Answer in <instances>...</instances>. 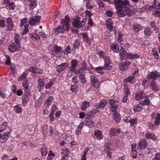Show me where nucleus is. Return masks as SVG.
<instances>
[{
  "mask_svg": "<svg viewBox=\"0 0 160 160\" xmlns=\"http://www.w3.org/2000/svg\"><path fill=\"white\" fill-rule=\"evenodd\" d=\"M113 2L117 10L116 13L119 17L125 15L131 16L133 12L129 8V2L128 0H114Z\"/></svg>",
  "mask_w": 160,
  "mask_h": 160,
  "instance_id": "obj_1",
  "label": "nucleus"
},
{
  "mask_svg": "<svg viewBox=\"0 0 160 160\" xmlns=\"http://www.w3.org/2000/svg\"><path fill=\"white\" fill-rule=\"evenodd\" d=\"M119 55H120V59L122 60L123 59H134L138 58L139 56L137 54H133L132 53L128 54L127 53L124 49L121 48L119 51Z\"/></svg>",
  "mask_w": 160,
  "mask_h": 160,
  "instance_id": "obj_2",
  "label": "nucleus"
},
{
  "mask_svg": "<svg viewBox=\"0 0 160 160\" xmlns=\"http://www.w3.org/2000/svg\"><path fill=\"white\" fill-rule=\"evenodd\" d=\"M87 20L86 18H83L80 22V18L77 17L72 22V25L75 27L79 28H81L85 25Z\"/></svg>",
  "mask_w": 160,
  "mask_h": 160,
  "instance_id": "obj_3",
  "label": "nucleus"
},
{
  "mask_svg": "<svg viewBox=\"0 0 160 160\" xmlns=\"http://www.w3.org/2000/svg\"><path fill=\"white\" fill-rule=\"evenodd\" d=\"M21 45L16 44L13 42L10 43L8 47V50L11 53L19 50L21 49Z\"/></svg>",
  "mask_w": 160,
  "mask_h": 160,
  "instance_id": "obj_4",
  "label": "nucleus"
},
{
  "mask_svg": "<svg viewBox=\"0 0 160 160\" xmlns=\"http://www.w3.org/2000/svg\"><path fill=\"white\" fill-rule=\"evenodd\" d=\"M91 82L93 86L96 88H98L100 85L99 82L98 81L97 78L94 76H92L90 77Z\"/></svg>",
  "mask_w": 160,
  "mask_h": 160,
  "instance_id": "obj_5",
  "label": "nucleus"
},
{
  "mask_svg": "<svg viewBox=\"0 0 160 160\" xmlns=\"http://www.w3.org/2000/svg\"><path fill=\"white\" fill-rule=\"evenodd\" d=\"M68 66V64L66 62L62 63L56 66V70L58 72H61Z\"/></svg>",
  "mask_w": 160,
  "mask_h": 160,
  "instance_id": "obj_6",
  "label": "nucleus"
},
{
  "mask_svg": "<svg viewBox=\"0 0 160 160\" xmlns=\"http://www.w3.org/2000/svg\"><path fill=\"white\" fill-rule=\"evenodd\" d=\"M130 63L129 62H122L119 64V68L121 71H125L127 69Z\"/></svg>",
  "mask_w": 160,
  "mask_h": 160,
  "instance_id": "obj_7",
  "label": "nucleus"
},
{
  "mask_svg": "<svg viewBox=\"0 0 160 160\" xmlns=\"http://www.w3.org/2000/svg\"><path fill=\"white\" fill-rule=\"evenodd\" d=\"M9 132H7L3 133L2 135L0 134V142L1 143H4L5 142L9 137Z\"/></svg>",
  "mask_w": 160,
  "mask_h": 160,
  "instance_id": "obj_8",
  "label": "nucleus"
},
{
  "mask_svg": "<svg viewBox=\"0 0 160 160\" xmlns=\"http://www.w3.org/2000/svg\"><path fill=\"white\" fill-rule=\"evenodd\" d=\"M111 111L112 112V114L114 120L117 123L119 122L120 120L119 115L115 112V110L112 109Z\"/></svg>",
  "mask_w": 160,
  "mask_h": 160,
  "instance_id": "obj_9",
  "label": "nucleus"
},
{
  "mask_svg": "<svg viewBox=\"0 0 160 160\" xmlns=\"http://www.w3.org/2000/svg\"><path fill=\"white\" fill-rule=\"evenodd\" d=\"M160 77V74L159 72H151L150 74L148 75V78L149 79H155L157 78Z\"/></svg>",
  "mask_w": 160,
  "mask_h": 160,
  "instance_id": "obj_10",
  "label": "nucleus"
},
{
  "mask_svg": "<svg viewBox=\"0 0 160 160\" xmlns=\"http://www.w3.org/2000/svg\"><path fill=\"white\" fill-rule=\"evenodd\" d=\"M41 18L39 16H36L34 18L31 19L29 21V23L30 25L33 26L37 22H38L40 21Z\"/></svg>",
  "mask_w": 160,
  "mask_h": 160,
  "instance_id": "obj_11",
  "label": "nucleus"
},
{
  "mask_svg": "<svg viewBox=\"0 0 160 160\" xmlns=\"http://www.w3.org/2000/svg\"><path fill=\"white\" fill-rule=\"evenodd\" d=\"M109 102L112 108L111 109V110L112 109H113V110H115V109L117 108L119 104L118 102L117 101H114L113 99H110Z\"/></svg>",
  "mask_w": 160,
  "mask_h": 160,
  "instance_id": "obj_12",
  "label": "nucleus"
},
{
  "mask_svg": "<svg viewBox=\"0 0 160 160\" xmlns=\"http://www.w3.org/2000/svg\"><path fill=\"white\" fill-rule=\"evenodd\" d=\"M86 68V64L84 62H83V64H82V67L80 68L78 70L75 71L74 73L75 74L77 75H81L84 74L83 71L84 69Z\"/></svg>",
  "mask_w": 160,
  "mask_h": 160,
  "instance_id": "obj_13",
  "label": "nucleus"
},
{
  "mask_svg": "<svg viewBox=\"0 0 160 160\" xmlns=\"http://www.w3.org/2000/svg\"><path fill=\"white\" fill-rule=\"evenodd\" d=\"M139 147L141 149H145L147 146V142L145 139L141 140L138 144Z\"/></svg>",
  "mask_w": 160,
  "mask_h": 160,
  "instance_id": "obj_14",
  "label": "nucleus"
},
{
  "mask_svg": "<svg viewBox=\"0 0 160 160\" xmlns=\"http://www.w3.org/2000/svg\"><path fill=\"white\" fill-rule=\"evenodd\" d=\"M113 22L111 19H108L106 22V25L107 26V28L110 32L113 30Z\"/></svg>",
  "mask_w": 160,
  "mask_h": 160,
  "instance_id": "obj_15",
  "label": "nucleus"
},
{
  "mask_svg": "<svg viewBox=\"0 0 160 160\" xmlns=\"http://www.w3.org/2000/svg\"><path fill=\"white\" fill-rule=\"evenodd\" d=\"M22 86L24 88L25 92L27 94H29V90L28 89L29 84L27 80H25L22 82Z\"/></svg>",
  "mask_w": 160,
  "mask_h": 160,
  "instance_id": "obj_16",
  "label": "nucleus"
},
{
  "mask_svg": "<svg viewBox=\"0 0 160 160\" xmlns=\"http://www.w3.org/2000/svg\"><path fill=\"white\" fill-rule=\"evenodd\" d=\"M120 132V129L117 128H112L110 131V134L113 136L118 135Z\"/></svg>",
  "mask_w": 160,
  "mask_h": 160,
  "instance_id": "obj_17",
  "label": "nucleus"
},
{
  "mask_svg": "<svg viewBox=\"0 0 160 160\" xmlns=\"http://www.w3.org/2000/svg\"><path fill=\"white\" fill-rule=\"evenodd\" d=\"M144 98L145 99L143 101H140V104H142V105H146L149 106L150 102L148 96L146 95Z\"/></svg>",
  "mask_w": 160,
  "mask_h": 160,
  "instance_id": "obj_18",
  "label": "nucleus"
},
{
  "mask_svg": "<svg viewBox=\"0 0 160 160\" xmlns=\"http://www.w3.org/2000/svg\"><path fill=\"white\" fill-rule=\"evenodd\" d=\"M7 22L8 23V28L9 31L12 30L13 27V24L10 18H8L7 19Z\"/></svg>",
  "mask_w": 160,
  "mask_h": 160,
  "instance_id": "obj_19",
  "label": "nucleus"
},
{
  "mask_svg": "<svg viewBox=\"0 0 160 160\" xmlns=\"http://www.w3.org/2000/svg\"><path fill=\"white\" fill-rule=\"evenodd\" d=\"M107 103V101L105 100H102L99 103L96 104L95 105V107L98 108H103Z\"/></svg>",
  "mask_w": 160,
  "mask_h": 160,
  "instance_id": "obj_20",
  "label": "nucleus"
},
{
  "mask_svg": "<svg viewBox=\"0 0 160 160\" xmlns=\"http://www.w3.org/2000/svg\"><path fill=\"white\" fill-rule=\"evenodd\" d=\"M45 83L43 79L39 78L38 81V88L39 91H40L41 89H42L45 85Z\"/></svg>",
  "mask_w": 160,
  "mask_h": 160,
  "instance_id": "obj_21",
  "label": "nucleus"
},
{
  "mask_svg": "<svg viewBox=\"0 0 160 160\" xmlns=\"http://www.w3.org/2000/svg\"><path fill=\"white\" fill-rule=\"evenodd\" d=\"M146 95L142 91L137 93L135 97V99L136 100H139L141 99L144 98Z\"/></svg>",
  "mask_w": 160,
  "mask_h": 160,
  "instance_id": "obj_22",
  "label": "nucleus"
},
{
  "mask_svg": "<svg viewBox=\"0 0 160 160\" xmlns=\"http://www.w3.org/2000/svg\"><path fill=\"white\" fill-rule=\"evenodd\" d=\"M95 136L98 139H101L102 138L103 136L101 131L98 130H95L94 132Z\"/></svg>",
  "mask_w": 160,
  "mask_h": 160,
  "instance_id": "obj_23",
  "label": "nucleus"
},
{
  "mask_svg": "<svg viewBox=\"0 0 160 160\" xmlns=\"http://www.w3.org/2000/svg\"><path fill=\"white\" fill-rule=\"evenodd\" d=\"M27 73L29 71H31L34 73H42V71L41 70L38 69L37 68L34 67H31L29 68L28 70H27Z\"/></svg>",
  "mask_w": 160,
  "mask_h": 160,
  "instance_id": "obj_24",
  "label": "nucleus"
},
{
  "mask_svg": "<svg viewBox=\"0 0 160 160\" xmlns=\"http://www.w3.org/2000/svg\"><path fill=\"white\" fill-rule=\"evenodd\" d=\"M136 81L135 77L134 76H129L124 79V82H126L134 83Z\"/></svg>",
  "mask_w": 160,
  "mask_h": 160,
  "instance_id": "obj_25",
  "label": "nucleus"
},
{
  "mask_svg": "<svg viewBox=\"0 0 160 160\" xmlns=\"http://www.w3.org/2000/svg\"><path fill=\"white\" fill-rule=\"evenodd\" d=\"M65 31L64 28L61 27L60 26H58L57 28L54 29L55 32L57 34L60 33H63L65 32Z\"/></svg>",
  "mask_w": 160,
  "mask_h": 160,
  "instance_id": "obj_26",
  "label": "nucleus"
},
{
  "mask_svg": "<svg viewBox=\"0 0 160 160\" xmlns=\"http://www.w3.org/2000/svg\"><path fill=\"white\" fill-rule=\"evenodd\" d=\"M6 4V6L7 7L9 8L10 9L13 10L14 9L15 5L13 2H10L9 1H7V2H4Z\"/></svg>",
  "mask_w": 160,
  "mask_h": 160,
  "instance_id": "obj_27",
  "label": "nucleus"
},
{
  "mask_svg": "<svg viewBox=\"0 0 160 160\" xmlns=\"http://www.w3.org/2000/svg\"><path fill=\"white\" fill-rule=\"evenodd\" d=\"M154 125L158 126L160 124V114L157 113L156 117L155 118V120L154 122Z\"/></svg>",
  "mask_w": 160,
  "mask_h": 160,
  "instance_id": "obj_28",
  "label": "nucleus"
},
{
  "mask_svg": "<svg viewBox=\"0 0 160 160\" xmlns=\"http://www.w3.org/2000/svg\"><path fill=\"white\" fill-rule=\"evenodd\" d=\"M145 136L147 139H152L154 141L156 139V136L152 133H147Z\"/></svg>",
  "mask_w": 160,
  "mask_h": 160,
  "instance_id": "obj_29",
  "label": "nucleus"
},
{
  "mask_svg": "<svg viewBox=\"0 0 160 160\" xmlns=\"http://www.w3.org/2000/svg\"><path fill=\"white\" fill-rule=\"evenodd\" d=\"M151 87L153 91L156 92L158 91V87L155 82L152 81V82L151 83Z\"/></svg>",
  "mask_w": 160,
  "mask_h": 160,
  "instance_id": "obj_30",
  "label": "nucleus"
},
{
  "mask_svg": "<svg viewBox=\"0 0 160 160\" xmlns=\"http://www.w3.org/2000/svg\"><path fill=\"white\" fill-rule=\"evenodd\" d=\"M70 22V18L69 17L66 16L65 17V22L66 27V31H68L69 27V23Z\"/></svg>",
  "mask_w": 160,
  "mask_h": 160,
  "instance_id": "obj_31",
  "label": "nucleus"
},
{
  "mask_svg": "<svg viewBox=\"0 0 160 160\" xmlns=\"http://www.w3.org/2000/svg\"><path fill=\"white\" fill-rule=\"evenodd\" d=\"M54 48L56 53H61V52H63V49L62 48L57 45L54 46Z\"/></svg>",
  "mask_w": 160,
  "mask_h": 160,
  "instance_id": "obj_32",
  "label": "nucleus"
},
{
  "mask_svg": "<svg viewBox=\"0 0 160 160\" xmlns=\"http://www.w3.org/2000/svg\"><path fill=\"white\" fill-rule=\"evenodd\" d=\"M30 36L32 39L34 38L36 40H39L40 39L39 34L35 33L30 34Z\"/></svg>",
  "mask_w": 160,
  "mask_h": 160,
  "instance_id": "obj_33",
  "label": "nucleus"
},
{
  "mask_svg": "<svg viewBox=\"0 0 160 160\" xmlns=\"http://www.w3.org/2000/svg\"><path fill=\"white\" fill-rule=\"evenodd\" d=\"M20 35L18 34H15L14 37V42L16 44L21 45L19 41Z\"/></svg>",
  "mask_w": 160,
  "mask_h": 160,
  "instance_id": "obj_34",
  "label": "nucleus"
},
{
  "mask_svg": "<svg viewBox=\"0 0 160 160\" xmlns=\"http://www.w3.org/2000/svg\"><path fill=\"white\" fill-rule=\"evenodd\" d=\"M86 122V125L89 128H92L94 126V123L91 120H87Z\"/></svg>",
  "mask_w": 160,
  "mask_h": 160,
  "instance_id": "obj_35",
  "label": "nucleus"
},
{
  "mask_svg": "<svg viewBox=\"0 0 160 160\" xmlns=\"http://www.w3.org/2000/svg\"><path fill=\"white\" fill-rule=\"evenodd\" d=\"M83 126V123L82 122H81L78 127L77 130L76 131V134L78 135L81 133V131Z\"/></svg>",
  "mask_w": 160,
  "mask_h": 160,
  "instance_id": "obj_36",
  "label": "nucleus"
},
{
  "mask_svg": "<svg viewBox=\"0 0 160 160\" xmlns=\"http://www.w3.org/2000/svg\"><path fill=\"white\" fill-rule=\"evenodd\" d=\"M28 70H25V71L23 72L21 76H19L18 78V80L19 81H21L23 79H25L26 78V76L27 74Z\"/></svg>",
  "mask_w": 160,
  "mask_h": 160,
  "instance_id": "obj_37",
  "label": "nucleus"
},
{
  "mask_svg": "<svg viewBox=\"0 0 160 160\" xmlns=\"http://www.w3.org/2000/svg\"><path fill=\"white\" fill-rule=\"evenodd\" d=\"M41 152L42 157H45L47 155L48 151L46 147H43L41 148Z\"/></svg>",
  "mask_w": 160,
  "mask_h": 160,
  "instance_id": "obj_38",
  "label": "nucleus"
},
{
  "mask_svg": "<svg viewBox=\"0 0 160 160\" xmlns=\"http://www.w3.org/2000/svg\"><path fill=\"white\" fill-rule=\"evenodd\" d=\"M111 48L113 51L114 52H119V48L117 45L112 44L111 47Z\"/></svg>",
  "mask_w": 160,
  "mask_h": 160,
  "instance_id": "obj_39",
  "label": "nucleus"
},
{
  "mask_svg": "<svg viewBox=\"0 0 160 160\" xmlns=\"http://www.w3.org/2000/svg\"><path fill=\"white\" fill-rule=\"evenodd\" d=\"M53 98L51 96L49 97L47 99L46 102L45 103V105L47 106H48L51 105V102L52 101Z\"/></svg>",
  "mask_w": 160,
  "mask_h": 160,
  "instance_id": "obj_40",
  "label": "nucleus"
},
{
  "mask_svg": "<svg viewBox=\"0 0 160 160\" xmlns=\"http://www.w3.org/2000/svg\"><path fill=\"white\" fill-rule=\"evenodd\" d=\"M22 99L23 103H27L29 100V98L27 94L23 95Z\"/></svg>",
  "mask_w": 160,
  "mask_h": 160,
  "instance_id": "obj_41",
  "label": "nucleus"
},
{
  "mask_svg": "<svg viewBox=\"0 0 160 160\" xmlns=\"http://www.w3.org/2000/svg\"><path fill=\"white\" fill-rule=\"evenodd\" d=\"M71 48H70L69 46H68L66 47L65 50H63V52H64V54H68L70 53L71 52Z\"/></svg>",
  "mask_w": 160,
  "mask_h": 160,
  "instance_id": "obj_42",
  "label": "nucleus"
},
{
  "mask_svg": "<svg viewBox=\"0 0 160 160\" xmlns=\"http://www.w3.org/2000/svg\"><path fill=\"white\" fill-rule=\"evenodd\" d=\"M142 109L138 104L135 105L133 108V110L135 112H138L141 111Z\"/></svg>",
  "mask_w": 160,
  "mask_h": 160,
  "instance_id": "obj_43",
  "label": "nucleus"
},
{
  "mask_svg": "<svg viewBox=\"0 0 160 160\" xmlns=\"http://www.w3.org/2000/svg\"><path fill=\"white\" fill-rule=\"evenodd\" d=\"M29 25L28 24H26L24 25V29L21 32L22 35L25 34L28 31V28Z\"/></svg>",
  "mask_w": 160,
  "mask_h": 160,
  "instance_id": "obj_44",
  "label": "nucleus"
},
{
  "mask_svg": "<svg viewBox=\"0 0 160 160\" xmlns=\"http://www.w3.org/2000/svg\"><path fill=\"white\" fill-rule=\"evenodd\" d=\"M54 83V81H50L49 82L46 84L45 86L46 89H48Z\"/></svg>",
  "mask_w": 160,
  "mask_h": 160,
  "instance_id": "obj_45",
  "label": "nucleus"
},
{
  "mask_svg": "<svg viewBox=\"0 0 160 160\" xmlns=\"http://www.w3.org/2000/svg\"><path fill=\"white\" fill-rule=\"evenodd\" d=\"M79 78L80 79L81 83L84 84L86 82V81L85 79L84 73L82 74L79 75Z\"/></svg>",
  "mask_w": 160,
  "mask_h": 160,
  "instance_id": "obj_46",
  "label": "nucleus"
},
{
  "mask_svg": "<svg viewBox=\"0 0 160 160\" xmlns=\"http://www.w3.org/2000/svg\"><path fill=\"white\" fill-rule=\"evenodd\" d=\"M14 110L18 113H20L22 112V109L19 105H16L14 107Z\"/></svg>",
  "mask_w": 160,
  "mask_h": 160,
  "instance_id": "obj_47",
  "label": "nucleus"
},
{
  "mask_svg": "<svg viewBox=\"0 0 160 160\" xmlns=\"http://www.w3.org/2000/svg\"><path fill=\"white\" fill-rule=\"evenodd\" d=\"M144 32L146 35L149 36L150 35L152 32L150 28H147L144 30Z\"/></svg>",
  "mask_w": 160,
  "mask_h": 160,
  "instance_id": "obj_48",
  "label": "nucleus"
},
{
  "mask_svg": "<svg viewBox=\"0 0 160 160\" xmlns=\"http://www.w3.org/2000/svg\"><path fill=\"white\" fill-rule=\"evenodd\" d=\"M111 63H105L104 66L103 67L104 69L107 70H110L112 68V66L110 65Z\"/></svg>",
  "mask_w": 160,
  "mask_h": 160,
  "instance_id": "obj_49",
  "label": "nucleus"
},
{
  "mask_svg": "<svg viewBox=\"0 0 160 160\" xmlns=\"http://www.w3.org/2000/svg\"><path fill=\"white\" fill-rule=\"evenodd\" d=\"M21 23L20 24V26L21 27H22L24 25V24L26 23L28 21V20L26 18H24L23 19H22L20 20Z\"/></svg>",
  "mask_w": 160,
  "mask_h": 160,
  "instance_id": "obj_50",
  "label": "nucleus"
},
{
  "mask_svg": "<svg viewBox=\"0 0 160 160\" xmlns=\"http://www.w3.org/2000/svg\"><path fill=\"white\" fill-rule=\"evenodd\" d=\"M152 54L154 56L155 58L156 59H158L159 58V56L157 51H156L155 49H153L152 51Z\"/></svg>",
  "mask_w": 160,
  "mask_h": 160,
  "instance_id": "obj_51",
  "label": "nucleus"
},
{
  "mask_svg": "<svg viewBox=\"0 0 160 160\" xmlns=\"http://www.w3.org/2000/svg\"><path fill=\"white\" fill-rule=\"evenodd\" d=\"M30 2V3L29 4V5L31 7V8H32V7L35 6L36 5V3L35 1V0H28Z\"/></svg>",
  "mask_w": 160,
  "mask_h": 160,
  "instance_id": "obj_52",
  "label": "nucleus"
},
{
  "mask_svg": "<svg viewBox=\"0 0 160 160\" xmlns=\"http://www.w3.org/2000/svg\"><path fill=\"white\" fill-rule=\"evenodd\" d=\"M54 113V111H51V113L49 114V117L50 118V121L51 122H53L54 121V118L53 115Z\"/></svg>",
  "mask_w": 160,
  "mask_h": 160,
  "instance_id": "obj_53",
  "label": "nucleus"
},
{
  "mask_svg": "<svg viewBox=\"0 0 160 160\" xmlns=\"http://www.w3.org/2000/svg\"><path fill=\"white\" fill-rule=\"evenodd\" d=\"M48 128L47 126H44L42 128V132L44 135L47 134L48 132Z\"/></svg>",
  "mask_w": 160,
  "mask_h": 160,
  "instance_id": "obj_54",
  "label": "nucleus"
},
{
  "mask_svg": "<svg viewBox=\"0 0 160 160\" xmlns=\"http://www.w3.org/2000/svg\"><path fill=\"white\" fill-rule=\"evenodd\" d=\"M133 28L135 32H137L139 31L141 26L139 25H134Z\"/></svg>",
  "mask_w": 160,
  "mask_h": 160,
  "instance_id": "obj_55",
  "label": "nucleus"
},
{
  "mask_svg": "<svg viewBox=\"0 0 160 160\" xmlns=\"http://www.w3.org/2000/svg\"><path fill=\"white\" fill-rule=\"evenodd\" d=\"M80 43L78 40L77 39L75 40L73 44L74 48H76L80 46Z\"/></svg>",
  "mask_w": 160,
  "mask_h": 160,
  "instance_id": "obj_56",
  "label": "nucleus"
},
{
  "mask_svg": "<svg viewBox=\"0 0 160 160\" xmlns=\"http://www.w3.org/2000/svg\"><path fill=\"white\" fill-rule=\"evenodd\" d=\"M129 122L130 123V125L132 126L135 124H136L137 122V120L135 119H133L131 120H130Z\"/></svg>",
  "mask_w": 160,
  "mask_h": 160,
  "instance_id": "obj_57",
  "label": "nucleus"
},
{
  "mask_svg": "<svg viewBox=\"0 0 160 160\" xmlns=\"http://www.w3.org/2000/svg\"><path fill=\"white\" fill-rule=\"evenodd\" d=\"M124 92L125 94H126V96H128L130 93V92L129 90V89L127 87V86L125 85L124 86Z\"/></svg>",
  "mask_w": 160,
  "mask_h": 160,
  "instance_id": "obj_58",
  "label": "nucleus"
},
{
  "mask_svg": "<svg viewBox=\"0 0 160 160\" xmlns=\"http://www.w3.org/2000/svg\"><path fill=\"white\" fill-rule=\"evenodd\" d=\"M90 1H88L86 3V7L87 9H92V8L93 7V5H91L90 4Z\"/></svg>",
  "mask_w": 160,
  "mask_h": 160,
  "instance_id": "obj_59",
  "label": "nucleus"
},
{
  "mask_svg": "<svg viewBox=\"0 0 160 160\" xmlns=\"http://www.w3.org/2000/svg\"><path fill=\"white\" fill-rule=\"evenodd\" d=\"M72 65L74 66L75 68L78 65V62L76 60L73 59L71 62Z\"/></svg>",
  "mask_w": 160,
  "mask_h": 160,
  "instance_id": "obj_60",
  "label": "nucleus"
},
{
  "mask_svg": "<svg viewBox=\"0 0 160 160\" xmlns=\"http://www.w3.org/2000/svg\"><path fill=\"white\" fill-rule=\"evenodd\" d=\"M152 160H160V153L156 154L155 156Z\"/></svg>",
  "mask_w": 160,
  "mask_h": 160,
  "instance_id": "obj_61",
  "label": "nucleus"
},
{
  "mask_svg": "<svg viewBox=\"0 0 160 160\" xmlns=\"http://www.w3.org/2000/svg\"><path fill=\"white\" fill-rule=\"evenodd\" d=\"M104 62L105 63H111V62L110 59V58L108 57H106L104 58Z\"/></svg>",
  "mask_w": 160,
  "mask_h": 160,
  "instance_id": "obj_62",
  "label": "nucleus"
},
{
  "mask_svg": "<svg viewBox=\"0 0 160 160\" xmlns=\"http://www.w3.org/2000/svg\"><path fill=\"white\" fill-rule=\"evenodd\" d=\"M6 58H7L6 61V64L7 65H9L10 63H11L10 59L9 57V56L8 55H6Z\"/></svg>",
  "mask_w": 160,
  "mask_h": 160,
  "instance_id": "obj_63",
  "label": "nucleus"
},
{
  "mask_svg": "<svg viewBox=\"0 0 160 160\" xmlns=\"http://www.w3.org/2000/svg\"><path fill=\"white\" fill-rule=\"evenodd\" d=\"M113 12L110 11H107L106 12V14L108 17H111L112 15Z\"/></svg>",
  "mask_w": 160,
  "mask_h": 160,
  "instance_id": "obj_64",
  "label": "nucleus"
}]
</instances>
